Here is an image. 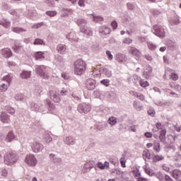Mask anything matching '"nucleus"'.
<instances>
[{"label": "nucleus", "mask_w": 181, "mask_h": 181, "mask_svg": "<svg viewBox=\"0 0 181 181\" xmlns=\"http://www.w3.org/2000/svg\"><path fill=\"white\" fill-rule=\"evenodd\" d=\"M1 175L2 176H8V170H6V169H3L1 170Z\"/></svg>", "instance_id": "3c124183"}, {"label": "nucleus", "mask_w": 181, "mask_h": 181, "mask_svg": "<svg viewBox=\"0 0 181 181\" xmlns=\"http://www.w3.org/2000/svg\"><path fill=\"white\" fill-rule=\"evenodd\" d=\"M170 78L173 80V81H177L179 80V75L176 73H171L170 75Z\"/></svg>", "instance_id": "393cba45"}, {"label": "nucleus", "mask_w": 181, "mask_h": 181, "mask_svg": "<svg viewBox=\"0 0 181 181\" xmlns=\"http://www.w3.org/2000/svg\"><path fill=\"white\" fill-rule=\"evenodd\" d=\"M175 131H177V132H180V129H181V127H179V126H175Z\"/></svg>", "instance_id": "338daca9"}, {"label": "nucleus", "mask_w": 181, "mask_h": 181, "mask_svg": "<svg viewBox=\"0 0 181 181\" xmlns=\"http://www.w3.org/2000/svg\"><path fill=\"white\" fill-rule=\"evenodd\" d=\"M120 163H121L122 168H127V165H126L127 160H125V158H120Z\"/></svg>", "instance_id": "79ce46f5"}, {"label": "nucleus", "mask_w": 181, "mask_h": 181, "mask_svg": "<svg viewBox=\"0 0 181 181\" xmlns=\"http://www.w3.org/2000/svg\"><path fill=\"white\" fill-rule=\"evenodd\" d=\"M163 159H165V157L162 155H154L152 157V162L153 163H158V162L163 160Z\"/></svg>", "instance_id": "2eb2a0df"}, {"label": "nucleus", "mask_w": 181, "mask_h": 181, "mask_svg": "<svg viewBox=\"0 0 181 181\" xmlns=\"http://www.w3.org/2000/svg\"><path fill=\"white\" fill-rule=\"evenodd\" d=\"M128 52L130 53V54H132V56H135V57L139 58L141 56H142L141 51L132 46L129 47Z\"/></svg>", "instance_id": "423d86ee"}, {"label": "nucleus", "mask_w": 181, "mask_h": 181, "mask_svg": "<svg viewBox=\"0 0 181 181\" xmlns=\"http://www.w3.org/2000/svg\"><path fill=\"white\" fill-rule=\"evenodd\" d=\"M148 115H151V117H153V115H155V110H149L148 111Z\"/></svg>", "instance_id": "603ef678"}, {"label": "nucleus", "mask_w": 181, "mask_h": 181, "mask_svg": "<svg viewBox=\"0 0 181 181\" xmlns=\"http://www.w3.org/2000/svg\"><path fill=\"white\" fill-rule=\"evenodd\" d=\"M67 38L71 42H78V37L74 31L69 33L67 35Z\"/></svg>", "instance_id": "ddd939ff"}, {"label": "nucleus", "mask_w": 181, "mask_h": 181, "mask_svg": "<svg viewBox=\"0 0 181 181\" xmlns=\"http://www.w3.org/2000/svg\"><path fill=\"white\" fill-rule=\"evenodd\" d=\"M78 110L79 112H84L87 114V112H90L91 111V105L83 103L82 105H79Z\"/></svg>", "instance_id": "0eeeda50"}, {"label": "nucleus", "mask_w": 181, "mask_h": 181, "mask_svg": "<svg viewBox=\"0 0 181 181\" xmlns=\"http://www.w3.org/2000/svg\"><path fill=\"white\" fill-rule=\"evenodd\" d=\"M117 60L119 63H122L127 60V57L124 54H119L117 55Z\"/></svg>", "instance_id": "f3484780"}, {"label": "nucleus", "mask_w": 181, "mask_h": 181, "mask_svg": "<svg viewBox=\"0 0 181 181\" xmlns=\"http://www.w3.org/2000/svg\"><path fill=\"white\" fill-rule=\"evenodd\" d=\"M164 179L165 181H173V180H172L171 177L168 175L165 176Z\"/></svg>", "instance_id": "4d7b16f0"}, {"label": "nucleus", "mask_w": 181, "mask_h": 181, "mask_svg": "<svg viewBox=\"0 0 181 181\" xmlns=\"http://www.w3.org/2000/svg\"><path fill=\"white\" fill-rule=\"evenodd\" d=\"M8 111L9 114H15V109L13 107H8Z\"/></svg>", "instance_id": "6e6d98bb"}, {"label": "nucleus", "mask_w": 181, "mask_h": 181, "mask_svg": "<svg viewBox=\"0 0 181 181\" xmlns=\"http://www.w3.org/2000/svg\"><path fill=\"white\" fill-rule=\"evenodd\" d=\"M46 15H47L48 16H56L57 15V12L55 11H48L46 12Z\"/></svg>", "instance_id": "473e14b6"}, {"label": "nucleus", "mask_w": 181, "mask_h": 181, "mask_svg": "<svg viewBox=\"0 0 181 181\" xmlns=\"http://www.w3.org/2000/svg\"><path fill=\"white\" fill-rule=\"evenodd\" d=\"M137 181H148V179L140 177L137 178Z\"/></svg>", "instance_id": "e2e57ef3"}, {"label": "nucleus", "mask_w": 181, "mask_h": 181, "mask_svg": "<svg viewBox=\"0 0 181 181\" xmlns=\"http://www.w3.org/2000/svg\"><path fill=\"white\" fill-rule=\"evenodd\" d=\"M153 30H155V35L158 36V37H165L166 36V33L165 32V29L162 26H159L158 25H153Z\"/></svg>", "instance_id": "20e7f679"}, {"label": "nucleus", "mask_w": 181, "mask_h": 181, "mask_svg": "<svg viewBox=\"0 0 181 181\" xmlns=\"http://www.w3.org/2000/svg\"><path fill=\"white\" fill-rule=\"evenodd\" d=\"M19 159V156L15 152L7 153L4 156V163L8 166H12V165H15L16 162H18Z\"/></svg>", "instance_id": "f03ea898"}, {"label": "nucleus", "mask_w": 181, "mask_h": 181, "mask_svg": "<svg viewBox=\"0 0 181 181\" xmlns=\"http://www.w3.org/2000/svg\"><path fill=\"white\" fill-rule=\"evenodd\" d=\"M158 179H159V180H160V181H163V175H162V174L158 175Z\"/></svg>", "instance_id": "0e129e2a"}, {"label": "nucleus", "mask_w": 181, "mask_h": 181, "mask_svg": "<svg viewBox=\"0 0 181 181\" xmlns=\"http://www.w3.org/2000/svg\"><path fill=\"white\" fill-rule=\"evenodd\" d=\"M139 83H140V86L141 87H144V88L145 87H148L149 86V83L145 80H141Z\"/></svg>", "instance_id": "2f4dec72"}, {"label": "nucleus", "mask_w": 181, "mask_h": 181, "mask_svg": "<svg viewBox=\"0 0 181 181\" xmlns=\"http://www.w3.org/2000/svg\"><path fill=\"white\" fill-rule=\"evenodd\" d=\"M25 162L26 164L28 165V166H36V163H37V160L33 154H29L26 156Z\"/></svg>", "instance_id": "39448f33"}, {"label": "nucleus", "mask_w": 181, "mask_h": 181, "mask_svg": "<svg viewBox=\"0 0 181 181\" xmlns=\"http://www.w3.org/2000/svg\"><path fill=\"white\" fill-rule=\"evenodd\" d=\"M35 57L36 60H39V59H45V55L43 52H37L35 54Z\"/></svg>", "instance_id": "412c9836"}, {"label": "nucleus", "mask_w": 181, "mask_h": 181, "mask_svg": "<svg viewBox=\"0 0 181 181\" xmlns=\"http://www.w3.org/2000/svg\"><path fill=\"white\" fill-rule=\"evenodd\" d=\"M57 50H58L59 53H60L61 54H64V52H66V45L59 44L57 46Z\"/></svg>", "instance_id": "a211bd4d"}, {"label": "nucleus", "mask_w": 181, "mask_h": 181, "mask_svg": "<svg viewBox=\"0 0 181 181\" xmlns=\"http://www.w3.org/2000/svg\"><path fill=\"white\" fill-rule=\"evenodd\" d=\"M13 139H15V134H13V132H10L6 137V142H11V141H13Z\"/></svg>", "instance_id": "dca6fc26"}, {"label": "nucleus", "mask_w": 181, "mask_h": 181, "mask_svg": "<svg viewBox=\"0 0 181 181\" xmlns=\"http://www.w3.org/2000/svg\"><path fill=\"white\" fill-rule=\"evenodd\" d=\"M165 136H166V130L165 129L161 130L160 136H159L160 140V141H165Z\"/></svg>", "instance_id": "a878e982"}, {"label": "nucleus", "mask_w": 181, "mask_h": 181, "mask_svg": "<svg viewBox=\"0 0 181 181\" xmlns=\"http://www.w3.org/2000/svg\"><path fill=\"white\" fill-rule=\"evenodd\" d=\"M98 166L99 168V169H105V166L104 165V164L103 163H98Z\"/></svg>", "instance_id": "864d4df0"}, {"label": "nucleus", "mask_w": 181, "mask_h": 181, "mask_svg": "<svg viewBox=\"0 0 181 181\" xmlns=\"http://www.w3.org/2000/svg\"><path fill=\"white\" fill-rule=\"evenodd\" d=\"M42 26H45V23L41 22L38 23H35L32 25V29H39V28H42Z\"/></svg>", "instance_id": "bb28decb"}, {"label": "nucleus", "mask_w": 181, "mask_h": 181, "mask_svg": "<svg viewBox=\"0 0 181 181\" xmlns=\"http://www.w3.org/2000/svg\"><path fill=\"white\" fill-rule=\"evenodd\" d=\"M144 172L149 176H152V175H153V172H152V170H151V168H148V166L145 165L144 167Z\"/></svg>", "instance_id": "c85d7f7f"}, {"label": "nucleus", "mask_w": 181, "mask_h": 181, "mask_svg": "<svg viewBox=\"0 0 181 181\" xmlns=\"http://www.w3.org/2000/svg\"><path fill=\"white\" fill-rule=\"evenodd\" d=\"M156 127L157 129H162L163 128V125L160 122H158L156 124Z\"/></svg>", "instance_id": "09e8293b"}, {"label": "nucleus", "mask_w": 181, "mask_h": 181, "mask_svg": "<svg viewBox=\"0 0 181 181\" xmlns=\"http://www.w3.org/2000/svg\"><path fill=\"white\" fill-rule=\"evenodd\" d=\"M77 25H78V26H81L83 25H86V20H84V19H78L77 21Z\"/></svg>", "instance_id": "37998d69"}, {"label": "nucleus", "mask_w": 181, "mask_h": 181, "mask_svg": "<svg viewBox=\"0 0 181 181\" xmlns=\"http://www.w3.org/2000/svg\"><path fill=\"white\" fill-rule=\"evenodd\" d=\"M50 94V98L54 101V103H60V97L59 95V93L54 90H51L49 92Z\"/></svg>", "instance_id": "6e6552de"}, {"label": "nucleus", "mask_w": 181, "mask_h": 181, "mask_svg": "<svg viewBox=\"0 0 181 181\" xmlns=\"http://www.w3.org/2000/svg\"><path fill=\"white\" fill-rule=\"evenodd\" d=\"M107 122L112 126L115 125V124H117V119L115 117H110Z\"/></svg>", "instance_id": "cd10ccee"}, {"label": "nucleus", "mask_w": 181, "mask_h": 181, "mask_svg": "<svg viewBox=\"0 0 181 181\" xmlns=\"http://www.w3.org/2000/svg\"><path fill=\"white\" fill-rule=\"evenodd\" d=\"M85 35H87L88 36H92L93 35V31L91 30L88 29L86 30V33H84Z\"/></svg>", "instance_id": "de8ad7c7"}, {"label": "nucleus", "mask_w": 181, "mask_h": 181, "mask_svg": "<svg viewBox=\"0 0 181 181\" xmlns=\"http://www.w3.org/2000/svg\"><path fill=\"white\" fill-rule=\"evenodd\" d=\"M173 177L176 179V180L181 181V171L180 170H175L173 172Z\"/></svg>", "instance_id": "4468645a"}, {"label": "nucleus", "mask_w": 181, "mask_h": 181, "mask_svg": "<svg viewBox=\"0 0 181 181\" xmlns=\"http://www.w3.org/2000/svg\"><path fill=\"white\" fill-rule=\"evenodd\" d=\"M21 78H29V77H30V72L23 71L21 74Z\"/></svg>", "instance_id": "aec40b11"}, {"label": "nucleus", "mask_w": 181, "mask_h": 181, "mask_svg": "<svg viewBox=\"0 0 181 181\" xmlns=\"http://www.w3.org/2000/svg\"><path fill=\"white\" fill-rule=\"evenodd\" d=\"M133 173H134V176H135V177L139 178L141 176V172H139V170H133Z\"/></svg>", "instance_id": "c03bdc74"}, {"label": "nucleus", "mask_w": 181, "mask_h": 181, "mask_svg": "<svg viewBox=\"0 0 181 181\" xmlns=\"http://www.w3.org/2000/svg\"><path fill=\"white\" fill-rule=\"evenodd\" d=\"M93 21H95V22H103L104 18L101 16H93Z\"/></svg>", "instance_id": "c9c22d12"}, {"label": "nucleus", "mask_w": 181, "mask_h": 181, "mask_svg": "<svg viewBox=\"0 0 181 181\" xmlns=\"http://www.w3.org/2000/svg\"><path fill=\"white\" fill-rule=\"evenodd\" d=\"M134 95L141 101H144L145 100V96L143 94H141V93L138 94L137 93H135Z\"/></svg>", "instance_id": "e433bc0d"}, {"label": "nucleus", "mask_w": 181, "mask_h": 181, "mask_svg": "<svg viewBox=\"0 0 181 181\" xmlns=\"http://www.w3.org/2000/svg\"><path fill=\"white\" fill-rule=\"evenodd\" d=\"M153 150L156 152H160V144L159 142H155L153 144Z\"/></svg>", "instance_id": "b1692460"}, {"label": "nucleus", "mask_w": 181, "mask_h": 181, "mask_svg": "<svg viewBox=\"0 0 181 181\" xmlns=\"http://www.w3.org/2000/svg\"><path fill=\"white\" fill-rule=\"evenodd\" d=\"M1 54L6 59H9V57H12V50H11L9 48H4L1 49Z\"/></svg>", "instance_id": "1a4fd4ad"}, {"label": "nucleus", "mask_w": 181, "mask_h": 181, "mask_svg": "<svg viewBox=\"0 0 181 181\" xmlns=\"http://www.w3.org/2000/svg\"><path fill=\"white\" fill-rule=\"evenodd\" d=\"M8 90V85L3 83L1 86H0V91L4 92Z\"/></svg>", "instance_id": "ea45409f"}, {"label": "nucleus", "mask_w": 181, "mask_h": 181, "mask_svg": "<svg viewBox=\"0 0 181 181\" xmlns=\"http://www.w3.org/2000/svg\"><path fill=\"white\" fill-rule=\"evenodd\" d=\"M86 169H91L93 168V165H91V163L88 162L85 164Z\"/></svg>", "instance_id": "8fccbe9b"}, {"label": "nucleus", "mask_w": 181, "mask_h": 181, "mask_svg": "<svg viewBox=\"0 0 181 181\" xmlns=\"http://www.w3.org/2000/svg\"><path fill=\"white\" fill-rule=\"evenodd\" d=\"M80 30H81V32H82V33H85L86 30H88V28H87L86 27H81Z\"/></svg>", "instance_id": "bf43d9fd"}, {"label": "nucleus", "mask_w": 181, "mask_h": 181, "mask_svg": "<svg viewBox=\"0 0 181 181\" xmlns=\"http://www.w3.org/2000/svg\"><path fill=\"white\" fill-rule=\"evenodd\" d=\"M13 78V76H12V74H9L8 75L4 76L3 78V80H4V81H7V83H8V86H9V84H11V81H12Z\"/></svg>", "instance_id": "6ab92c4d"}, {"label": "nucleus", "mask_w": 181, "mask_h": 181, "mask_svg": "<svg viewBox=\"0 0 181 181\" xmlns=\"http://www.w3.org/2000/svg\"><path fill=\"white\" fill-rule=\"evenodd\" d=\"M106 54L109 59V60H112L113 59V57H112V54H111V52L110 51H106Z\"/></svg>", "instance_id": "49530a36"}, {"label": "nucleus", "mask_w": 181, "mask_h": 181, "mask_svg": "<svg viewBox=\"0 0 181 181\" xmlns=\"http://www.w3.org/2000/svg\"><path fill=\"white\" fill-rule=\"evenodd\" d=\"M100 83L105 86V87H110V80L108 79H103L100 81Z\"/></svg>", "instance_id": "72a5a7b5"}, {"label": "nucleus", "mask_w": 181, "mask_h": 181, "mask_svg": "<svg viewBox=\"0 0 181 181\" xmlns=\"http://www.w3.org/2000/svg\"><path fill=\"white\" fill-rule=\"evenodd\" d=\"M107 77H111V76H112V74L111 73V71H108L107 69H106V73H105Z\"/></svg>", "instance_id": "052dcab7"}, {"label": "nucleus", "mask_w": 181, "mask_h": 181, "mask_svg": "<svg viewBox=\"0 0 181 181\" xmlns=\"http://www.w3.org/2000/svg\"><path fill=\"white\" fill-rule=\"evenodd\" d=\"M78 4L79 6H84V4H86V0H79Z\"/></svg>", "instance_id": "5fc2aeb1"}, {"label": "nucleus", "mask_w": 181, "mask_h": 181, "mask_svg": "<svg viewBox=\"0 0 181 181\" xmlns=\"http://www.w3.org/2000/svg\"><path fill=\"white\" fill-rule=\"evenodd\" d=\"M111 26H112L113 30H115V29H117V28H118V23H117L116 21H112L111 23Z\"/></svg>", "instance_id": "a18cd8bd"}, {"label": "nucleus", "mask_w": 181, "mask_h": 181, "mask_svg": "<svg viewBox=\"0 0 181 181\" xmlns=\"http://www.w3.org/2000/svg\"><path fill=\"white\" fill-rule=\"evenodd\" d=\"M144 57L146 60H148V62H151L152 60V57L151 55H145Z\"/></svg>", "instance_id": "680f3d73"}, {"label": "nucleus", "mask_w": 181, "mask_h": 181, "mask_svg": "<svg viewBox=\"0 0 181 181\" xmlns=\"http://www.w3.org/2000/svg\"><path fill=\"white\" fill-rule=\"evenodd\" d=\"M148 47L150 49V50H155L156 49V45L155 44H153L152 42H148Z\"/></svg>", "instance_id": "4c0bfd02"}, {"label": "nucleus", "mask_w": 181, "mask_h": 181, "mask_svg": "<svg viewBox=\"0 0 181 181\" xmlns=\"http://www.w3.org/2000/svg\"><path fill=\"white\" fill-rule=\"evenodd\" d=\"M144 158H146V159H151V152L149 150H144L143 151Z\"/></svg>", "instance_id": "c756f323"}, {"label": "nucleus", "mask_w": 181, "mask_h": 181, "mask_svg": "<svg viewBox=\"0 0 181 181\" xmlns=\"http://www.w3.org/2000/svg\"><path fill=\"white\" fill-rule=\"evenodd\" d=\"M0 118L3 124H9L11 121V119H9V116L5 112H1Z\"/></svg>", "instance_id": "f8f14e48"}, {"label": "nucleus", "mask_w": 181, "mask_h": 181, "mask_svg": "<svg viewBox=\"0 0 181 181\" xmlns=\"http://www.w3.org/2000/svg\"><path fill=\"white\" fill-rule=\"evenodd\" d=\"M66 142L68 145H73L74 144V139L71 136H69L66 139Z\"/></svg>", "instance_id": "7c9ffc66"}, {"label": "nucleus", "mask_w": 181, "mask_h": 181, "mask_svg": "<svg viewBox=\"0 0 181 181\" xmlns=\"http://www.w3.org/2000/svg\"><path fill=\"white\" fill-rule=\"evenodd\" d=\"M47 142H52V137L49 135L47 136Z\"/></svg>", "instance_id": "774afa93"}, {"label": "nucleus", "mask_w": 181, "mask_h": 181, "mask_svg": "<svg viewBox=\"0 0 181 181\" xmlns=\"http://www.w3.org/2000/svg\"><path fill=\"white\" fill-rule=\"evenodd\" d=\"M34 45H45V42L42 39L37 38L34 42Z\"/></svg>", "instance_id": "a19ab883"}, {"label": "nucleus", "mask_w": 181, "mask_h": 181, "mask_svg": "<svg viewBox=\"0 0 181 181\" xmlns=\"http://www.w3.org/2000/svg\"><path fill=\"white\" fill-rule=\"evenodd\" d=\"M110 162L115 166V165H117V163L118 162V158L117 157H113L110 159Z\"/></svg>", "instance_id": "58836bf2"}, {"label": "nucleus", "mask_w": 181, "mask_h": 181, "mask_svg": "<svg viewBox=\"0 0 181 181\" xmlns=\"http://www.w3.org/2000/svg\"><path fill=\"white\" fill-rule=\"evenodd\" d=\"M144 135L146 138H152V133L151 132H146Z\"/></svg>", "instance_id": "13d9d810"}, {"label": "nucleus", "mask_w": 181, "mask_h": 181, "mask_svg": "<svg viewBox=\"0 0 181 181\" xmlns=\"http://www.w3.org/2000/svg\"><path fill=\"white\" fill-rule=\"evenodd\" d=\"M8 66H16V64H15V62H8Z\"/></svg>", "instance_id": "69168bd1"}, {"label": "nucleus", "mask_w": 181, "mask_h": 181, "mask_svg": "<svg viewBox=\"0 0 181 181\" xmlns=\"http://www.w3.org/2000/svg\"><path fill=\"white\" fill-rule=\"evenodd\" d=\"M74 67L75 74L77 76H81V74H84V73H86L87 64H86V62L82 59H77L74 63Z\"/></svg>", "instance_id": "f257e3e1"}, {"label": "nucleus", "mask_w": 181, "mask_h": 181, "mask_svg": "<svg viewBox=\"0 0 181 181\" xmlns=\"http://www.w3.org/2000/svg\"><path fill=\"white\" fill-rule=\"evenodd\" d=\"M123 43H124V45H131V43H132L133 40L132 39L129 38V37H126L123 40Z\"/></svg>", "instance_id": "f704fd0d"}, {"label": "nucleus", "mask_w": 181, "mask_h": 181, "mask_svg": "<svg viewBox=\"0 0 181 181\" xmlns=\"http://www.w3.org/2000/svg\"><path fill=\"white\" fill-rule=\"evenodd\" d=\"M100 33H102V35H110L111 33V28L103 25L99 28Z\"/></svg>", "instance_id": "9b49d317"}, {"label": "nucleus", "mask_w": 181, "mask_h": 181, "mask_svg": "<svg viewBox=\"0 0 181 181\" xmlns=\"http://www.w3.org/2000/svg\"><path fill=\"white\" fill-rule=\"evenodd\" d=\"M33 151L35 153H37V152H40L42 149H43V145L39 144V143H34L32 146Z\"/></svg>", "instance_id": "9d476101"}, {"label": "nucleus", "mask_w": 181, "mask_h": 181, "mask_svg": "<svg viewBox=\"0 0 181 181\" xmlns=\"http://www.w3.org/2000/svg\"><path fill=\"white\" fill-rule=\"evenodd\" d=\"M49 70H50V69L43 65H40L36 68L37 74L42 77V78H49V77H50V75H49Z\"/></svg>", "instance_id": "7ed1b4c3"}, {"label": "nucleus", "mask_w": 181, "mask_h": 181, "mask_svg": "<svg viewBox=\"0 0 181 181\" xmlns=\"http://www.w3.org/2000/svg\"><path fill=\"white\" fill-rule=\"evenodd\" d=\"M0 25H1L2 26L6 28H11V23L6 21V20L0 21Z\"/></svg>", "instance_id": "4be33fe9"}, {"label": "nucleus", "mask_w": 181, "mask_h": 181, "mask_svg": "<svg viewBox=\"0 0 181 181\" xmlns=\"http://www.w3.org/2000/svg\"><path fill=\"white\" fill-rule=\"evenodd\" d=\"M13 32L15 33H21V32H26V30L22 28L14 27L12 28Z\"/></svg>", "instance_id": "5701e85b"}]
</instances>
